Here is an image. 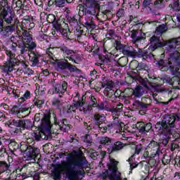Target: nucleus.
<instances>
[{
  "instance_id": "1",
  "label": "nucleus",
  "mask_w": 180,
  "mask_h": 180,
  "mask_svg": "<svg viewBox=\"0 0 180 180\" xmlns=\"http://www.w3.org/2000/svg\"><path fill=\"white\" fill-rule=\"evenodd\" d=\"M2 49L7 56V59L2 66L1 70L4 74H11L15 70V67L20 64V61L16 58V53L25 54L27 51V49H26V46L23 42L16 43L13 41L8 43L6 46L3 45Z\"/></svg>"
},
{
  "instance_id": "2",
  "label": "nucleus",
  "mask_w": 180,
  "mask_h": 180,
  "mask_svg": "<svg viewBox=\"0 0 180 180\" xmlns=\"http://www.w3.org/2000/svg\"><path fill=\"white\" fill-rule=\"evenodd\" d=\"M60 51H62L64 58L62 59H56V63L59 70L60 71H70V72H76V74H81V70L78 69L77 66L71 64H81V61H82V57H81V54L78 53L77 51H74L70 49L66 46H62L60 47ZM71 61V63L68 62Z\"/></svg>"
},
{
  "instance_id": "3",
  "label": "nucleus",
  "mask_w": 180,
  "mask_h": 180,
  "mask_svg": "<svg viewBox=\"0 0 180 180\" xmlns=\"http://www.w3.org/2000/svg\"><path fill=\"white\" fill-rule=\"evenodd\" d=\"M63 169L67 171V174H75V169H86L88 168V160L84 156L81 150H74L73 153L68 155L66 161L59 165Z\"/></svg>"
},
{
  "instance_id": "4",
  "label": "nucleus",
  "mask_w": 180,
  "mask_h": 180,
  "mask_svg": "<svg viewBox=\"0 0 180 180\" xmlns=\"http://www.w3.org/2000/svg\"><path fill=\"white\" fill-rule=\"evenodd\" d=\"M176 121V116L169 115H166L160 122H158L155 124V129L158 131L162 134V137L159 139L158 143L160 148L167 147L169 140L174 137L172 134V127H175V122Z\"/></svg>"
},
{
  "instance_id": "5",
  "label": "nucleus",
  "mask_w": 180,
  "mask_h": 180,
  "mask_svg": "<svg viewBox=\"0 0 180 180\" xmlns=\"http://www.w3.org/2000/svg\"><path fill=\"white\" fill-rule=\"evenodd\" d=\"M115 49L117 51H120L127 57V58H143L146 60V58H151L153 57V53L151 52H148V51H137L134 49V47L126 44H123L120 43L119 41H115Z\"/></svg>"
},
{
  "instance_id": "6",
  "label": "nucleus",
  "mask_w": 180,
  "mask_h": 180,
  "mask_svg": "<svg viewBox=\"0 0 180 180\" xmlns=\"http://www.w3.org/2000/svg\"><path fill=\"white\" fill-rule=\"evenodd\" d=\"M48 23H52L53 27L56 32L60 33L65 40H70V27L65 21L61 18H57L54 14H49L46 18Z\"/></svg>"
},
{
  "instance_id": "7",
  "label": "nucleus",
  "mask_w": 180,
  "mask_h": 180,
  "mask_svg": "<svg viewBox=\"0 0 180 180\" xmlns=\"http://www.w3.org/2000/svg\"><path fill=\"white\" fill-rule=\"evenodd\" d=\"M91 104L85 103L84 101V96L82 97V101H75L72 105L68 108L67 113H71V112H75L77 109H79L80 112H84V113H88L91 112L92 108H96L98 106V100L95 98V96L91 95L89 96Z\"/></svg>"
},
{
  "instance_id": "8",
  "label": "nucleus",
  "mask_w": 180,
  "mask_h": 180,
  "mask_svg": "<svg viewBox=\"0 0 180 180\" xmlns=\"http://www.w3.org/2000/svg\"><path fill=\"white\" fill-rule=\"evenodd\" d=\"M117 164H119V162L113 158H110V162L108 164V169H104L100 174L101 179L123 180V179H122V173L119 172Z\"/></svg>"
},
{
  "instance_id": "9",
  "label": "nucleus",
  "mask_w": 180,
  "mask_h": 180,
  "mask_svg": "<svg viewBox=\"0 0 180 180\" xmlns=\"http://www.w3.org/2000/svg\"><path fill=\"white\" fill-rule=\"evenodd\" d=\"M85 3L83 4H79L77 8H79L78 13L82 16H85V18H94L96 13V9L99 8V4L96 3V0H84Z\"/></svg>"
},
{
  "instance_id": "10",
  "label": "nucleus",
  "mask_w": 180,
  "mask_h": 180,
  "mask_svg": "<svg viewBox=\"0 0 180 180\" xmlns=\"http://www.w3.org/2000/svg\"><path fill=\"white\" fill-rule=\"evenodd\" d=\"M8 124L17 127L15 133H22L23 130H30L33 127L32 120H13L12 121H8Z\"/></svg>"
},
{
  "instance_id": "11",
  "label": "nucleus",
  "mask_w": 180,
  "mask_h": 180,
  "mask_svg": "<svg viewBox=\"0 0 180 180\" xmlns=\"http://www.w3.org/2000/svg\"><path fill=\"white\" fill-rule=\"evenodd\" d=\"M53 110H46L45 112L44 113V116L41 120V126L40 129L42 131H50L51 130V114L53 115Z\"/></svg>"
},
{
  "instance_id": "12",
  "label": "nucleus",
  "mask_w": 180,
  "mask_h": 180,
  "mask_svg": "<svg viewBox=\"0 0 180 180\" xmlns=\"http://www.w3.org/2000/svg\"><path fill=\"white\" fill-rule=\"evenodd\" d=\"M32 107H22L20 105H13L10 110V113L14 116H17L19 119L27 117L30 115Z\"/></svg>"
},
{
  "instance_id": "13",
  "label": "nucleus",
  "mask_w": 180,
  "mask_h": 180,
  "mask_svg": "<svg viewBox=\"0 0 180 180\" xmlns=\"http://www.w3.org/2000/svg\"><path fill=\"white\" fill-rule=\"evenodd\" d=\"M150 46L148 47L149 51H155L157 49H162V47H165V43L161 41V37L154 34L149 39Z\"/></svg>"
},
{
  "instance_id": "14",
  "label": "nucleus",
  "mask_w": 180,
  "mask_h": 180,
  "mask_svg": "<svg viewBox=\"0 0 180 180\" xmlns=\"http://www.w3.org/2000/svg\"><path fill=\"white\" fill-rule=\"evenodd\" d=\"M9 11H11V7L1 9V14L0 15V30L4 27V20L8 25H11L13 22V18H15L14 13H10V16L6 18L8 13H9Z\"/></svg>"
},
{
  "instance_id": "15",
  "label": "nucleus",
  "mask_w": 180,
  "mask_h": 180,
  "mask_svg": "<svg viewBox=\"0 0 180 180\" xmlns=\"http://www.w3.org/2000/svg\"><path fill=\"white\" fill-rule=\"evenodd\" d=\"M33 37L32 34L27 30H25L22 32V41H20L18 43H23L25 46V50L27 51V49L30 50H33V49H36L37 44L36 43L33 42Z\"/></svg>"
},
{
  "instance_id": "16",
  "label": "nucleus",
  "mask_w": 180,
  "mask_h": 180,
  "mask_svg": "<svg viewBox=\"0 0 180 180\" xmlns=\"http://www.w3.org/2000/svg\"><path fill=\"white\" fill-rule=\"evenodd\" d=\"M148 150H150V155H153V157H160L161 154H162V148H161V145L159 144L158 142L152 140L148 146Z\"/></svg>"
},
{
  "instance_id": "17",
  "label": "nucleus",
  "mask_w": 180,
  "mask_h": 180,
  "mask_svg": "<svg viewBox=\"0 0 180 180\" xmlns=\"http://www.w3.org/2000/svg\"><path fill=\"white\" fill-rule=\"evenodd\" d=\"M81 19H82V16H81L79 13L72 15H68L69 25L72 28L73 31L77 27L82 28L81 25L82 22H81Z\"/></svg>"
},
{
  "instance_id": "18",
  "label": "nucleus",
  "mask_w": 180,
  "mask_h": 180,
  "mask_svg": "<svg viewBox=\"0 0 180 180\" xmlns=\"http://www.w3.org/2000/svg\"><path fill=\"white\" fill-rule=\"evenodd\" d=\"M81 29L86 27L88 32H94V30H98L99 27L94 21V17H84V22H82Z\"/></svg>"
},
{
  "instance_id": "19",
  "label": "nucleus",
  "mask_w": 180,
  "mask_h": 180,
  "mask_svg": "<svg viewBox=\"0 0 180 180\" xmlns=\"http://www.w3.org/2000/svg\"><path fill=\"white\" fill-rule=\"evenodd\" d=\"M135 127L139 133L146 134L153 129V124L151 122H139L135 124Z\"/></svg>"
},
{
  "instance_id": "20",
  "label": "nucleus",
  "mask_w": 180,
  "mask_h": 180,
  "mask_svg": "<svg viewBox=\"0 0 180 180\" xmlns=\"http://www.w3.org/2000/svg\"><path fill=\"white\" fill-rule=\"evenodd\" d=\"M129 91H128V99H132L134 98H141L144 95V90L143 86L140 85L136 86L134 89L128 88Z\"/></svg>"
},
{
  "instance_id": "21",
  "label": "nucleus",
  "mask_w": 180,
  "mask_h": 180,
  "mask_svg": "<svg viewBox=\"0 0 180 180\" xmlns=\"http://www.w3.org/2000/svg\"><path fill=\"white\" fill-rule=\"evenodd\" d=\"M40 154V149L39 148L30 146L26 151L25 158L28 160H36Z\"/></svg>"
},
{
  "instance_id": "22",
  "label": "nucleus",
  "mask_w": 180,
  "mask_h": 180,
  "mask_svg": "<svg viewBox=\"0 0 180 180\" xmlns=\"http://www.w3.org/2000/svg\"><path fill=\"white\" fill-rule=\"evenodd\" d=\"M123 108L124 105L122 103H118L115 107H112L110 109V112H111L112 119L115 123L119 124V116L122 115Z\"/></svg>"
},
{
  "instance_id": "23",
  "label": "nucleus",
  "mask_w": 180,
  "mask_h": 180,
  "mask_svg": "<svg viewBox=\"0 0 180 180\" xmlns=\"http://www.w3.org/2000/svg\"><path fill=\"white\" fill-rule=\"evenodd\" d=\"M129 88L125 89L123 91L120 89H116L114 92V99L112 100V102H116L117 99L121 101H127L129 99L128 94H129Z\"/></svg>"
},
{
  "instance_id": "24",
  "label": "nucleus",
  "mask_w": 180,
  "mask_h": 180,
  "mask_svg": "<svg viewBox=\"0 0 180 180\" xmlns=\"http://www.w3.org/2000/svg\"><path fill=\"white\" fill-rule=\"evenodd\" d=\"M53 117L54 120V124L56 126H58L61 131H67V127L69 126L67 119H62L58 120V119H57V115H56V112H53Z\"/></svg>"
},
{
  "instance_id": "25",
  "label": "nucleus",
  "mask_w": 180,
  "mask_h": 180,
  "mask_svg": "<svg viewBox=\"0 0 180 180\" xmlns=\"http://www.w3.org/2000/svg\"><path fill=\"white\" fill-rule=\"evenodd\" d=\"M67 88H68L67 82H60V83L56 84L54 86L55 94H59L60 98H61V96L67 92Z\"/></svg>"
},
{
  "instance_id": "26",
  "label": "nucleus",
  "mask_w": 180,
  "mask_h": 180,
  "mask_svg": "<svg viewBox=\"0 0 180 180\" xmlns=\"http://www.w3.org/2000/svg\"><path fill=\"white\" fill-rule=\"evenodd\" d=\"M178 67L179 68H176L175 71L174 72V77L169 79L168 82L169 85H172V86H175L176 84L180 85V62L178 63Z\"/></svg>"
},
{
  "instance_id": "27",
  "label": "nucleus",
  "mask_w": 180,
  "mask_h": 180,
  "mask_svg": "<svg viewBox=\"0 0 180 180\" xmlns=\"http://www.w3.org/2000/svg\"><path fill=\"white\" fill-rule=\"evenodd\" d=\"M8 151H10V153L11 154H13L14 155H16V152L18 151L19 150V146L20 143H18L15 139H8Z\"/></svg>"
},
{
  "instance_id": "28",
  "label": "nucleus",
  "mask_w": 180,
  "mask_h": 180,
  "mask_svg": "<svg viewBox=\"0 0 180 180\" xmlns=\"http://www.w3.org/2000/svg\"><path fill=\"white\" fill-rule=\"evenodd\" d=\"M101 48L98 45V42H94L91 46V49L89 51V53H93V56H98L99 59L102 61H105V57L102 58L100 54Z\"/></svg>"
},
{
  "instance_id": "29",
  "label": "nucleus",
  "mask_w": 180,
  "mask_h": 180,
  "mask_svg": "<svg viewBox=\"0 0 180 180\" xmlns=\"http://www.w3.org/2000/svg\"><path fill=\"white\" fill-rule=\"evenodd\" d=\"M31 61L32 63V65L35 67L39 63L40 58L41 57V53H40L37 51H32L30 53Z\"/></svg>"
},
{
  "instance_id": "30",
  "label": "nucleus",
  "mask_w": 180,
  "mask_h": 180,
  "mask_svg": "<svg viewBox=\"0 0 180 180\" xmlns=\"http://www.w3.org/2000/svg\"><path fill=\"white\" fill-rule=\"evenodd\" d=\"M75 36L77 37V41L80 44H82L84 43V39L82 37H85V32L84 31L83 29H81V27H77L75 30L73 31Z\"/></svg>"
},
{
  "instance_id": "31",
  "label": "nucleus",
  "mask_w": 180,
  "mask_h": 180,
  "mask_svg": "<svg viewBox=\"0 0 180 180\" xmlns=\"http://www.w3.org/2000/svg\"><path fill=\"white\" fill-rule=\"evenodd\" d=\"M49 8H64L65 6V0H49L48 2Z\"/></svg>"
},
{
  "instance_id": "32",
  "label": "nucleus",
  "mask_w": 180,
  "mask_h": 180,
  "mask_svg": "<svg viewBox=\"0 0 180 180\" xmlns=\"http://www.w3.org/2000/svg\"><path fill=\"white\" fill-rule=\"evenodd\" d=\"M124 147V145L121 141H117L114 143L111 148H108L107 151L108 154H112V153H116V151H120L122 148Z\"/></svg>"
},
{
  "instance_id": "33",
  "label": "nucleus",
  "mask_w": 180,
  "mask_h": 180,
  "mask_svg": "<svg viewBox=\"0 0 180 180\" xmlns=\"http://www.w3.org/2000/svg\"><path fill=\"white\" fill-rule=\"evenodd\" d=\"M15 30H16V26L11 24L10 25L3 27L0 32H2L4 36H9V34H12Z\"/></svg>"
},
{
  "instance_id": "34",
  "label": "nucleus",
  "mask_w": 180,
  "mask_h": 180,
  "mask_svg": "<svg viewBox=\"0 0 180 180\" xmlns=\"http://www.w3.org/2000/svg\"><path fill=\"white\" fill-rule=\"evenodd\" d=\"M8 171H11V162L0 160V174L8 172Z\"/></svg>"
},
{
  "instance_id": "35",
  "label": "nucleus",
  "mask_w": 180,
  "mask_h": 180,
  "mask_svg": "<svg viewBox=\"0 0 180 180\" xmlns=\"http://www.w3.org/2000/svg\"><path fill=\"white\" fill-rule=\"evenodd\" d=\"M105 119H106V117H105V115L103 114H96L94 115L95 124L98 127L103 124V122H105Z\"/></svg>"
},
{
  "instance_id": "36",
  "label": "nucleus",
  "mask_w": 180,
  "mask_h": 180,
  "mask_svg": "<svg viewBox=\"0 0 180 180\" xmlns=\"http://www.w3.org/2000/svg\"><path fill=\"white\" fill-rule=\"evenodd\" d=\"M98 141L102 146H110L112 144V139L108 136H100L98 138Z\"/></svg>"
},
{
  "instance_id": "37",
  "label": "nucleus",
  "mask_w": 180,
  "mask_h": 180,
  "mask_svg": "<svg viewBox=\"0 0 180 180\" xmlns=\"http://www.w3.org/2000/svg\"><path fill=\"white\" fill-rule=\"evenodd\" d=\"M44 131H43L41 129V131H36L34 133L32 134V137H33L34 140H35V141H40L41 139H44L43 136L44 135Z\"/></svg>"
},
{
  "instance_id": "38",
  "label": "nucleus",
  "mask_w": 180,
  "mask_h": 180,
  "mask_svg": "<svg viewBox=\"0 0 180 180\" xmlns=\"http://www.w3.org/2000/svg\"><path fill=\"white\" fill-rule=\"evenodd\" d=\"M115 86V83L112 80H107L101 83V87L105 88L104 91L112 89Z\"/></svg>"
},
{
  "instance_id": "39",
  "label": "nucleus",
  "mask_w": 180,
  "mask_h": 180,
  "mask_svg": "<svg viewBox=\"0 0 180 180\" xmlns=\"http://www.w3.org/2000/svg\"><path fill=\"white\" fill-rule=\"evenodd\" d=\"M153 8L155 9H164L165 8V1L164 0H156L153 1Z\"/></svg>"
},
{
  "instance_id": "40",
  "label": "nucleus",
  "mask_w": 180,
  "mask_h": 180,
  "mask_svg": "<svg viewBox=\"0 0 180 180\" xmlns=\"http://www.w3.org/2000/svg\"><path fill=\"white\" fill-rule=\"evenodd\" d=\"M169 8H171L173 11H176V12H179L180 11L179 0H174L172 4L169 5Z\"/></svg>"
},
{
  "instance_id": "41",
  "label": "nucleus",
  "mask_w": 180,
  "mask_h": 180,
  "mask_svg": "<svg viewBox=\"0 0 180 180\" xmlns=\"http://www.w3.org/2000/svg\"><path fill=\"white\" fill-rule=\"evenodd\" d=\"M165 32V25H160L158 27H157L155 31V34L159 37L162 36V33Z\"/></svg>"
},
{
  "instance_id": "42",
  "label": "nucleus",
  "mask_w": 180,
  "mask_h": 180,
  "mask_svg": "<svg viewBox=\"0 0 180 180\" xmlns=\"http://www.w3.org/2000/svg\"><path fill=\"white\" fill-rule=\"evenodd\" d=\"M127 63H129V58L126 56L120 58L117 61L119 67H126V65H127Z\"/></svg>"
},
{
  "instance_id": "43",
  "label": "nucleus",
  "mask_w": 180,
  "mask_h": 180,
  "mask_svg": "<svg viewBox=\"0 0 180 180\" xmlns=\"http://www.w3.org/2000/svg\"><path fill=\"white\" fill-rule=\"evenodd\" d=\"M154 1L153 0H143L142 5L143 8H148L149 11H153V5Z\"/></svg>"
},
{
  "instance_id": "44",
  "label": "nucleus",
  "mask_w": 180,
  "mask_h": 180,
  "mask_svg": "<svg viewBox=\"0 0 180 180\" xmlns=\"http://www.w3.org/2000/svg\"><path fill=\"white\" fill-rule=\"evenodd\" d=\"M129 164L130 165V170L133 171L134 168H137V167H139V168H141L142 167H144V164L143 162H140L139 163L137 162H129Z\"/></svg>"
},
{
  "instance_id": "45",
  "label": "nucleus",
  "mask_w": 180,
  "mask_h": 180,
  "mask_svg": "<svg viewBox=\"0 0 180 180\" xmlns=\"http://www.w3.org/2000/svg\"><path fill=\"white\" fill-rule=\"evenodd\" d=\"M46 54L51 60H53V61H56V60H57V58H56V55H54V49L53 48L47 49Z\"/></svg>"
},
{
  "instance_id": "46",
  "label": "nucleus",
  "mask_w": 180,
  "mask_h": 180,
  "mask_svg": "<svg viewBox=\"0 0 180 180\" xmlns=\"http://www.w3.org/2000/svg\"><path fill=\"white\" fill-rule=\"evenodd\" d=\"M30 92L28 90H27L23 94V96L18 98L19 103H22V102H25V101H26L27 99H30Z\"/></svg>"
},
{
  "instance_id": "47",
  "label": "nucleus",
  "mask_w": 180,
  "mask_h": 180,
  "mask_svg": "<svg viewBox=\"0 0 180 180\" xmlns=\"http://www.w3.org/2000/svg\"><path fill=\"white\" fill-rule=\"evenodd\" d=\"M179 44H180L179 39L174 38L172 40V44H170L169 46L171 49L175 50V49H176V46H179Z\"/></svg>"
},
{
  "instance_id": "48",
  "label": "nucleus",
  "mask_w": 180,
  "mask_h": 180,
  "mask_svg": "<svg viewBox=\"0 0 180 180\" xmlns=\"http://www.w3.org/2000/svg\"><path fill=\"white\" fill-rule=\"evenodd\" d=\"M147 65L143 63H139L138 62V68L136 69V71L139 72V71H145L146 72H148V71H147Z\"/></svg>"
},
{
  "instance_id": "49",
  "label": "nucleus",
  "mask_w": 180,
  "mask_h": 180,
  "mask_svg": "<svg viewBox=\"0 0 180 180\" xmlns=\"http://www.w3.org/2000/svg\"><path fill=\"white\" fill-rule=\"evenodd\" d=\"M143 157L146 160H150L151 158H155V156H153L150 153V150H148V146L145 149L143 152Z\"/></svg>"
},
{
  "instance_id": "50",
  "label": "nucleus",
  "mask_w": 180,
  "mask_h": 180,
  "mask_svg": "<svg viewBox=\"0 0 180 180\" xmlns=\"http://www.w3.org/2000/svg\"><path fill=\"white\" fill-rule=\"evenodd\" d=\"M30 145H27L26 143L19 145V150L18 151H20L21 153H24L25 156L26 155V151H27V148H29V146Z\"/></svg>"
},
{
  "instance_id": "51",
  "label": "nucleus",
  "mask_w": 180,
  "mask_h": 180,
  "mask_svg": "<svg viewBox=\"0 0 180 180\" xmlns=\"http://www.w3.org/2000/svg\"><path fill=\"white\" fill-rule=\"evenodd\" d=\"M0 8L1 9H7L11 8L9 6V1L8 0H0Z\"/></svg>"
},
{
  "instance_id": "52",
  "label": "nucleus",
  "mask_w": 180,
  "mask_h": 180,
  "mask_svg": "<svg viewBox=\"0 0 180 180\" xmlns=\"http://www.w3.org/2000/svg\"><path fill=\"white\" fill-rule=\"evenodd\" d=\"M141 151H143V145L141 143H139L134 146V153H135V155H139Z\"/></svg>"
},
{
  "instance_id": "53",
  "label": "nucleus",
  "mask_w": 180,
  "mask_h": 180,
  "mask_svg": "<svg viewBox=\"0 0 180 180\" xmlns=\"http://www.w3.org/2000/svg\"><path fill=\"white\" fill-rule=\"evenodd\" d=\"M44 104V100H39L38 98L34 99V106H37L38 109H41V108Z\"/></svg>"
},
{
  "instance_id": "54",
  "label": "nucleus",
  "mask_w": 180,
  "mask_h": 180,
  "mask_svg": "<svg viewBox=\"0 0 180 180\" xmlns=\"http://www.w3.org/2000/svg\"><path fill=\"white\" fill-rule=\"evenodd\" d=\"M27 167H29V164H27V163L22 164V165L17 166L15 167L16 174H18V172H20L21 171H23V169H25V168H27Z\"/></svg>"
},
{
  "instance_id": "55",
  "label": "nucleus",
  "mask_w": 180,
  "mask_h": 180,
  "mask_svg": "<svg viewBox=\"0 0 180 180\" xmlns=\"http://www.w3.org/2000/svg\"><path fill=\"white\" fill-rule=\"evenodd\" d=\"M138 65H139V61L134 60H132L130 63H129V68H131V70L137 71V68H138Z\"/></svg>"
},
{
  "instance_id": "56",
  "label": "nucleus",
  "mask_w": 180,
  "mask_h": 180,
  "mask_svg": "<svg viewBox=\"0 0 180 180\" xmlns=\"http://www.w3.org/2000/svg\"><path fill=\"white\" fill-rule=\"evenodd\" d=\"M31 178H33V180H40V173L37 171H31Z\"/></svg>"
},
{
  "instance_id": "57",
  "label": "nucleus",
  "mask_w": 180,
  "mask_h": 180,
  "mask_svg": "<svg viewBox=\"0 0 180 180\" xmlns=\"http://www.w3.org/2000/svg\"><path fill=\"white\" fill-rule=\"evenodd\" d=\"M5 153H6V148L4 146L2 139L0 137V157H2V155L5 154Z\"/></svg>"
},
{
  "instance_id": "58",
  "label": "nucleus",
  "mask_w": 180,
  "mask_h": 180,
  "mask_svg": "<svg viewBox=\"0 0 180 180\" xmlns=\"http://www.w3.org/2000/svg\"><path fill=\"white\" fill-rule=\"evenodd\" d=\"M170 58L175 61H179L180 53L176 51L170 54Z\"/></svg>"
},
{
  "instance_id": "59",
  "label": "nucleus",
  "mask_w": 180,
  "mask_h": 180,
  "mask_svg": "<svg viewBox=\"0 0 180 180\" xmlns=\"http://www.w3.org/2000/svg\"><path fill=\"white\" fill-rule=\"evenodd\" d=\"M18 175H20L21 176V179L24 180V179H27V178H32V172H30L28 173L26 172H23L18 174Z\"/></svg>"
},
{
  "instance_id": "60",
  "label": "nucleus",
  "mask_w": 180,
  "mask_h": 180,
  "mask_svg": "<svg viewBox=\"0 0 180 180\" xmlns=\"http://www.w3.org/2000/svg\"><path fill=\"white\" fill-rule=\"evenodd\" d=\"M125 13L124 8H121L117 11L116 16L118 19H120V18H123V16H124Z\"/></svg>"
},
{
  "instance_id": "61",
  "label": "nucleus",
  "mask_w": 180,
  "mask_h": 180,
  "mask_svg": "<svg viewBox=\"0 0 180 180\" xmlns=\"http://www.w3.org/2000/svg\"><path fill=\"white\" fill-rule=\"evenodd\" d=\"M22 25H25V26H27L26 25H30V15H25L22 18Z\"/></svg>"
},
{
  "instance_id": "62",
  "label": "nucleus",
  "mask_w": 180,
  "mask_h": 180,
  "mask_svg": "<svg viewBox=\"0 0 180 180\" xmlns=\"http://www.w3.org/2000/svg\"><path fill=\"white\" fill-rule=\"evenodd\" d=\"M105 92H107V96L108 98H110V99H112V101L115 99V90L111 89L108 91H105Z\"/></svg>"
},
{
  "instance_id": "63",
  "label": "nucleus",
  "mask_w": 180,
  "mask_h": 180,
  "mask_svg": "<svg viewBox=\"0 0 180 180\" xmlns=\"http://www.w3.org/2000/svg\"><path fill=\"white\" fill-rule=\"evenodd\" d=\"M147 163L149 165V167H150V169H152L153 171H154V168H155V164H157V161H155V160H154V159H150L148 160V162H147Z\"/></svg>"
},
{
  "instance_id": "64",
  "label": "nucleus",
  "mask_w": 180,
  "mask_h": 180,
  "mask_svg": "<svg viewBox=\"0 0 180 180\" xmlns=\"http://www.w3.org/2000/svg\"><path fill=\"white\" fill-rule=\"evenodd\" d=\"M90 157L92 160H98V158H99V152H97L96 150L91 152L90 153Z\"/></svg>"
}]
</instances>
